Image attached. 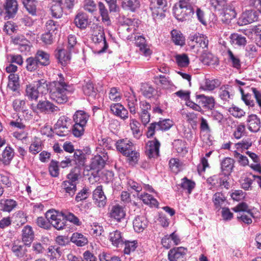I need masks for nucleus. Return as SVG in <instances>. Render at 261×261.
I'll return each mask as SVG.
<instances>
[{
	"mask_svg": "<svg viewBox=\"0 0 261 261\" xmlns=\"http://www.w3.org/2000/svg\"><path fill=\"white\" fill-rule=\"evenodd\" d=\"M140 123L135 119H131L130 120L129 126L132 131L133 136L137 139L142 135L141 132L140 130Z\"/></svg>",
	"mask_w": 261,
	"mask_h": 261,
	"instance_id": "79ce46f5",
	"label": "nucleus"
},
{
	"mask_svg": "<svg viewBox=\"0 0 261 261\" xmlns=\"http://www.w3.org/2000/svg\"><path fill=\"white\" fill-rule=\"evenodd\" d=\"M136 44L139 48L142 54L146 57L151 54V50L147 47L145 38L142 36H138L136 38Z\"/></svg>",
	"mask_w": 261,
	"mask_h": 261,
	"instance_id": "c85d7f7f",
	"label": "nucleus"
},
{
	"mask_svg": "<svg viewBox=\"0 0 261 261\" xmlns=\"http://www.w3.org/2000/svg\"><path fill=\"white\" fill-rule=\"evenodd\" d=\"M34 57L40 66H46L50 64L49 55L42 50H37Z\"/></svg>",
	"mask_w": 261,
	"mask_h": 261,
	"instance_id": "393cba45",
	"label": "nucleus"
},
{
	"mask_svg": "<svg viewBox=\"0 0 261 261\" xmlns=\"http://www.w3.org/2000/svg\"><path fill=\"white\" fill-rule=\"evenodd\" d=\"M187 249L182 247L174 248L168 252V259L170 261H184Z\"/></svg>",
	"mask_w": 261,
	"mask_h": 261,
	"instance_id": "4468645a",
	"label": "nucleus"
},
{
	"mask_svg": "<svg viewBox=\"0 0 261 261\" xmlns=\"http://www.w3.org/2000/svg\"><path fill=\"white\" fill-rule=\"evenodd\" d=\"M117 150L123 155L128 154V151L134 148L133 143L127 139H121L115 143Z\"/></svg>",
	"mask_w": 261,
	"mask_h": 261,
	"instance_id": "f3484780",
	"label": "nucleus"
},
{
	"mask_svg": "<svg viewBox=\"0 0 261 261\" xmlns=\"http://www.w3.org/2000/svg\"><path fill=\"white\" fill-rule=\"evenodd\" d=\"M84 9L90 13H93L97 10V5L93 0H85L83 2Z\"/></svg>",
	"mask_w": 261,
	"mask_h": 261,
	"instance_id": "603ef678",
	"label": "nucleus"
},
{
	"mask_svg": "<svg viewBox=\"0 0 261 261\" xmlns=\"http://www.w3.org/2000/svg\"><path fill=\"white\" fill-rule=\"evenodd\" d=\"M232 210L238 213L237 217L239 221L247 224L252 223L251 218L253 217V213L246 203L241 202L232 208Z\"/></svg>",
	"mask_w": 261,
	"mask_h": 261,
	"instance_id": "20e7f679",
	"label": "nucleus"
},
{
	"mask_svg": "<svg viewBox=\"0 0 261 261\" xmlns=\"http://www.w3.org/2000/svg\"><path fill=\"white\" fill-rule=\"evenodd\" d=\"M141 91L145 97L150 98L153 96L155 89L151 85L144 84L142 85Z\"/></svg>",
	"mask_w": 261,
	"mask_h": 261,
	"instance_id": "6e6d98bb",
	"label": "nucleus"
},
{
	"mask_svg": "<svg viewBox=\"0 0 261 261\" xmlns=\"http://www.w3.org/2000/svg\"><path fill=\"white\" fill-rule=\"evenodd\" d=\"M234 160L230 158H225L221 163V168L225 174H228L232 172L234 167Z\"/></svg>",
	"mask_w": 261,
	"mask_h": 261,
	"instance_id": "473e14b6",
	"label": "nucleus"
},
{
	"mask_svg": "<svg viewBox=\"0 0 261 261\" xmlns=\"http://www.w3.org/2000/svg\"><path fill=\"white\" fill-rule=\"evenodd\" d=\"M230 41L232 44L238 46H244L247 41L245 37L238 34H233L230 36Z\"/></svg>",
	"mask_w": 261,
	"mask_h": 261,
	"instance_id": "37998d69",
	"label": "nucleus"
},
{
	"mask_svg": "<svg viewBox=\"0 0 261 261\" xmlns=\"http://www.w3.org/2000/svg\"><path fill=\"white\" fill-rule=\"evenodd\" d=\"M237 13L233 3L228 5L224 9L222 20L225 23H229L231 20L236 17Z\"/></svg>",
	"mask_w": 261,
	"mask_h": 261,
	"instance_id": "412c9836",
	"label": "nucleus"
},
{
	"mask_svg": "<svg viewBox=\"0 0 261 261\" xmlns=\"http://www.w3.org/2000/svg\"><path fill=\"white\" fill-rule=\"evenodd\" d=\"M69 121V119L68 117L62 116L57 121L55 128H70Z\"/></svg>",
	"mask_w": 261,
	"mask_h": 261,
	"instance_id": "e2e57ef3",
	"label": "nucleus"
},
{
	"mask_svg": "<svg viewBox=\"0 0 261 261\" xmlns=\"http://www.w3.org/2000/svg\"><path fill=\"white\" fill-rule=\"evenodd\" d=\"M17 202L12 199H2L0 200V210L10 213L16 207Z\"/></svg>",
	"mask_w": 261,
	"mask_h": 261,
	"instance_id": "a878e982",
	"label": "nucleus"
},
{
	"mask_svg": "<svg viewBox=\"0 0 261 261\" xmlns=\"http://www.w3.org/2000/svg\"><path fill=\"white\" fill-rule=\"evenodd\" d=\"M202 62L206 65L214 64L217 62V59L212 54L208 53L203 55Z\"/></svg>",
	"mask_w": 261,
	"mask_h": 261,
	"instance_id": "774afa93",
	"label": "nucleus"
},
{
	"mask_svg": "<svg viewBox=\"0 0 261 261\" xmlns=\"http://www.w3.org/2000/svg\"><path fill=\"white\" fill-rule=\"evenodd\" d=\"M248 129L252 132H257L261 126L260 119L255 114L250 115L247 118Z\"/></svg>",
	"mask_w": 261,
	"mask_h": 261,
	"instance_id": "aec40b11",
	"label": "nucleus"
},
{
	"mask_svg": "<svg viewBox=\"0 0 261 261\" xmlns=\"http://www.w3.org/2000/svg\"><path fill=\"white\" fill-rule=\"evenodd\" d=\"M195 184L194 181L188 179L187 177H184L181 179V187L185 190H187L189 194L191 193L195 187Z\"/></svg>",
	"mask_w": 261,
	"mask_h": 261,
	"instance_id": "5fc2aeb1",
	"label": "nucleus"
},
{
	"mask_svg": "<svg viewBox=\"0 0 261 261\" xmlns=\"http://www.w3.org/2000/svg\"><path fill=\"white\" fill-rule=\"evenodd\" d=\"M139 26L138 20L124 18L123 22L119 27V31L127 38L130 37V34L135 33Z\"/></svg>",
	"mask_w": 261,
	"mask_h": 261,
	"instance_id": "423d86ee",
	"label": "nucleus"
},
{
	"mask_svg": "<svg viewBox=\"0 0 261 261\" xmlns=\"http://www.w3.org/2000/svg\"><path fill=\"white\" fill-rule=\"evenodd\" d=\"M123 245H124V253L129 254L131 252L135 250L137 247V242L136 241H129L124 240Z\"/></svg>",
	"mask_w": 261,
	"mask_h": 261,
	"instance_id": "4d7b16f0",
	"label": "nucleus"
},
{
	"mask_svg": "<svg viewBox=\"0 0 261 261\" xmlns=\"http://www.w3.org/2000/svg\"><path fill=\"white\" fill-rule=\"evenodd\" d=\"M70 240L76 246L80 247L84 246L88 243L87 238L83 234L79 232L73 233Z\"/></svg>",
	"mask_w": 261,
	"mask_h": 261,
	"instance_id": "72a5a7b5",
	"label": "nucleus"
},
{
	"mask_svg": "<svg viewBox=\"0 0 261 261\" xmlns=\"http://www.w3.org/2000/svg\"><path fill=\"white\" fill-rule=\"evenodd\" d=\"M107 160L108 157L106 156H105L104 158H102V156L100 155L94 156L91 161L90 169L98 170L102 168Z\"/></svg>",
	"mask_w": 261,
	"mask_h": 261,
	"instance_id": "bb28decb",
	"label": "nucleus"
},
{
	"mask_svg": "<svg viewBox=\"0 0 261 261\" xmlns=\"http://www.w3.org/2000/svg\"><path fill=\"white\" fill-rule=\"evenodd\" d=\"M154 8H152V13L154 18H162L165 16L164 12L166 10L167 2L166 0H152Z\"/></svg>",
	"mask_w": 261,
	"mask_h": 261,
	"instance_id": "6e6552de",
	"label": "nucleus"
},
{
	"mask_svg": "<svg viewBox=\"0 0 261 261\" xmlns=\"http://www.w3.org/2000/svg\"><path fill=\"white\" fill-rule=\"evenodd\" d=\"M61 187L65 193L71 197L75 194L76 191V185L75 184L70 183L65 180L62 183Z\"/></svg>",
	"mask_w": 261,
	"mask_h": 261,
	"instance_id": "ea45409f",
	"label": "nucleus"
},
{
	"mask_svg": "<svg viewBox=\"0 0 261 261\" xmlns=\"http://www.w3.org/2000/svg\"><path fill=\"white\" fill-rule=\"evenodd\" d=\"M138 197L145 204L149 205L151 207H158L159 205L156 199L148 193H144L138 195Z\"/></svg>",
	"mask_w": 261,
	"mask_h": 261,
	"instance_id": "f704fd0d",
	"label": "nucleus"
},
{
	"mask_svg": "<svg viewBox=\"0 0 261 261\" xmlns=\"http://www.w3.org/2000/svg\"><path fill=\"white\" fill-rule=\"evenodd\" d=\"M154 83L164 89H172L174 85L169 76L164 75H159L154 77Z\"/></svg>",
	"mask_w": 261,
	"mask_h": 261,
	"instance_id": "dca6fc26",
	"label": "nucleus"
},
{
	"mask_svg": "<svg viewBox=\"0 0 261 261\" xmlns=\"http://www.w3.org/2000/svg\"><path fill=\"white\" fill-rule=\"evenodd\" d=\"M34 238V232L30 225L25 226L22 229V240L25 245H29Z\"/></svg>",
	"mask_w": 261,
	"mask_h": 261,
	"instance_id": "b1692460",
	"label": "nucleus"
},
{
	"mask_svg": "<svg viewBox=\"0 0 261 261\" xmlns=\"http://www.w3.org/2000/svg\"><path fill=\"white\" fill-rule=\"evenodd\" d=\"M2 156L3 163L5 165L9 164L14 156L13 149L9 146L6 147L3 151Z\"/></svg>",
	"mask_w": 261,
	"mask_h": 261,
	"instance_id": "a18cd8bd",
	"label": "nucleus"
},
{
	"mask_svg": "<svg viewBox=\"0 0 261 261\" xmlns=\"http://www.w3.org/2000/svg\"><path fill=\"white\" fill-rule=\"evenodd\" d=\"M220 85L219 80L206 79L204 85L201 87V89L206 91H212Z\"/></svg>",
	"mask_w": 261,
	"mask_h": 261,
	"instance_id": "c03bdc74",
	"label": "nucleus"
},
{
	"mask_svg": "<svg viewBox=\"0 0 261 261\" xmlns=\"http://www.w3.org/2000/svg\"><path fill=\"white\" fill-rule=\"evenodd\" d=\"M62 4H63L57 3L52 5L50 10L53 17L55 18H60L62 16Z\"/></svg>",
	"mask_w": 261,
	"mask_h": 261,
	"instance_id": "864d4df0",
	"label": "nucleus"
},
{
	"mask_svg": "<svg viewBox=\"0 0 261 261\" xmlns=\"http://www.w3.org/2000/svg\"><path fill=\"white\" fill-rule=\"evenodd\" d=\"M110 110L114 115L123 120L128 118L129 114L127 110L120 103L112 104L110 106Z\"/></svg>",
	"mask_w": 261,
	"mask_h": 261,
	"instance_id": "ddd939ff",
	"label": "nucleus"
},
{
	"mask_svg": "<svg viewBox=\"0 0 261 261\" xmlns=\"http://www.w3.org/2000/svg\"><path fill=\"white\" fill-rule=\"evenodd\" d=\"M26 69L30 72H34L38 69L39 67V64L37 61L34 57H30L28 58L25 61Z\"/></svg>",
	"mask_w": 261,
	"mask_h": 261,
	"instance_id": "a19ab883",
	"label": "nucleus"
},
{
	"mask_svg": "<svg viewBox=\"0 0 261 261\" xmlns=\"http://www.w3.org/2000/svg\"><path fill=\"white\" fill-rule=\"evenodd\" d=\"M126 101L127 102V107L129 110V112L134 115L137 113V110L138 107L137 98L134 92L132 93H128L125 95Z\"/></svg>",
	"mask_w": 261,
	"mask_h": 261,
	"instance_id": "4be33fe9",
	"label": "nucleus"
},
{
	"mask_svg": "<svg viewBox=\"0 0 261 261\" xmlns=\"http://www.w3.org/2000/svg\"><path fill=\"white\" fill-rule=\"evenodd\" d=\"M173 147L178 153L186 154L187 152L186 144L184 141L181 140H176L173 143Z\"/></svg>",
	"mask_w": 261,
	"mask_h": 261,
	"instance_id": "49530a36",
	"label": "nucleus"
},
{
	"mask_svg": "<svg viewBox=\"0 0 261 261\" xmlns=\"http://www.w3.org/2000/svg\"><path fill=\"white\" fill-rule=\"evenodd\" d=\"M169 164L171 170L175 173H177L180 170L182 165L179 160L176 158L171 159Z\"/></svg>",
	"mask_w": 261,
	"mask_h": 261,
	"instance_id": "680f3d73",
	"label": "nucleus"
},
{
	"mask_svg": "<svg viewBox=\"0 0 261 261\" xmlns=\"http://www.w3.org/2000/svg\"><path fill=\"white\" fill-rule=\"evenodd\" d=\"M226 200L224 194L220 192L216 193L213 197V201L216 208H220Z\"/></svg>",
	"mask_w": 261,
	"mask_h": 261,
	"instance_id": "09e8293b",
	"label": "nucleus"
},
{
	"mask_svg": "<svg viewBox=\"0 0 261 261\" xmlns=\"http://www.w3.org/2000/svg\"><path fill=\"white\" fill-rule=\"evenodd\" d=\"M89 116L83 111H77L73 116L74 123L86 125Z\"/></svg>",
	"mask_w": 261,
	"mask_h": 261,
	"instance_id": "2f4dec72",
	"label": "nucleus"
},
{
	"mask_svg": "<svg viewBox=\"0 0 261 261\" xmlns=\"http://www.w3.org/2000/svg\"><path fill=\"white\" fill-rule=\"evenodd\" d=\"M60 80L50 83L49 86V97L59 104L66 103L68 99V95L71 93L70 86L65 82L62 74H59Z\"/></svg>",
	"mask_w": 261,
	"mask_h": 261,
	"instance_id": "f257e3e1",
	"label": "nucleus"
},
{
	"mask_svg": "<svg viewBox=\"0 0 261 261\" xmlns=\"http://www.w3.org/2000/svg\"><path fill=\"white\" fill-rule=\"evenodd\" d=\"M76 26L80 29H85L88 24V16L84 12H80L76 15L74 19Z\"/></svg>",
	"mask_w": 261,
	"mask_h": 261,
	"instance_id": "7c9ffc66",
	"label": "nucleus"
},
{
	"mask_svg": "<svg viewBox=\"0 0 261 261\" xmlns=\"http://www.w3.org/2000/svg\"><path fill=\"white\" fill-rule=\"evenodd\" d=\"M171 34L172 41L176 45L182 46L185 44V38L179 31L173 30Z\"/></svg>",
	"mask_w": 261,
	"mask_h": 261,
	"instance_id": "c9c22d12",
	"label": "nucleus"
},
{
	"mask_svg": "<svg viewBox=\"0 0 261 261\" xmlns=\"http://www.w3.org/2000/svg\"><path fill=\"white\" fill-rule=\"evenodd\" d=\"M93 28L96 29V30L92 33L93 41L102 46V48L98 52L99 53L104 52L108 48V45L106 42L103 30L97 25H95Z\"/></svg>",
	"mask_w": 261,
	"mask_h": 261,
	"instance_id": "0eeeda50",
	"label": "nucleus"
},
{
	"mask_svg": "<svg viewBox=\"0 0 261 261\" xmlns=\"http://www.w3.org/2000/svg\"><path fill=\"white\" fill-rule=\"evenodd\" d=\"M22 1L28 12L33 15H35L37 2L35 0H22Z\"/></svg>",
	"mask_w": 261,
	"mask_h": 261,
	"instance_id": "8fccbe9b",
	"label": "nucleus"
},
{
	"mask_svg": "<svg viewBox=\"0 0 261 261\" xmlns=\"http://www.w3.org/2000/svg\"><path fill=\"white\" fill-rule=\"evenodd\" d=\"M128 154H124V155L127 158V161L129 165L134 166L138 162L140 158V153L134 149V148L130 150Z\"/></svg>",
	"mask_w": 261,
	"mask_h": 261,
	"instance_id": "58836bf2",
	"label": "nucleus"
},
{
	"mask_svg": "<svg viewBox=\"0 0 261 261\" xmlns=\"http://www.w3.org/2000/svg\"><path fill=\"white\" fill-rule=\"evenodd\" d=\"M94 203L99 207H104L107 203V197L104 194L101 185L98 186L93 192Z\"/></svg>",
	"mask_w": 261,
	"mask_h": 261,
	"instance_id": "9b49d317",
	"label": "nucleus"
},
{
	"mask_svg": "<svg viewBox=\"0 0 261 261\" xmlns=\"http://www.w3.org/2000/svg\"><path fill=\"white\" fill-rule=\"evenodd\" d=\"M62 213L51 210L46 213V218L50 222V225L58 230L63 229L65 226V220Z\"/></svg>",
	"mask_w": 261,
	"mask_h": 261,
	"instance_id": "39448f33",
	"label": "nucleus"
},
{
	"mask_svg": "<svg viewBox=\"0 0 261 261\" xmlns=\"http://www.w3.org/2000/svg\"><path fill=\"white\" fill-rule=\"evenodd\" d=\"M175 60L178 66L181 67H187L189 64V58L185 54L176 56Z\"/></svg>",
	"mask_w": 261,
	"mask_h": 261,
	"instance_id": "13d9d810",
	"label": "nucleus"
},
{
	"mask_svg": "<svg viewBox=\"0 0 261 261\" xmlns=\"http://www.w3.org/2000/svg\"><path fill=\"white\" fill-rule=\"evenodd\" d=\"M6 19L13 17L18 10V4L16 0H6L4 5Z\"/></svg>",
	"mask_w": 261,
	"mask_h": 261,
	"instance_id": "2eb2a0df",
	"label": "nucleus"
},
{
	"mask_svg": "<svg viewBox=\"0 0 261 261\" xmlns=\"http://www.w3.org/2000/svg\"><path fill=\"white\" fill-rule=\"evenodd\" d=\"M157 123L159 129L162 130H168L173 125L172 121L169 119L160 121Z\"/></svg>",
	"mask_w": 261,
	"mask_h": 261,
	"instance_id": "69168bd1",
	"label": "nucleus"
},
{
	"mask_svg": "<svg viewBox=\"0 0 261 261\" xmlns=\"http://www.w3.org/2000/svg\"><path fill=\"white\" fill-rule=\"evenodd\" d=\"M58 58L63 65H65L70 60V53L64 49L60 50Z\"/></svg>",
	"mask_w": 261,
	"mask_h": 261,
	"instance_id": "3c124183",
	"label": "nucleus"
},
{
	"mask_svg": "<svg viewBox=\"0 0 261 261\" xmlns=\"http://www.w3.org/2000/svg\"><path fill=\"white\" fill-rule=\"evenodd\" d=\"M196 98L200 99L199 102L206 109L211 110L214 108L215 101L213 97L206 96L203 94H200L196 95Z\"/></svg>",
	"mask_w": 261,
	"mask_h": 261,
	"instance_id": "cd10ccee",
	"label": "nucleus"
},
{
	"mask_svg": "<svg viewBox=\"0 0 261 261\" xmlns=\"http://www.w3.org/2000/svg\"><path fill=\"white\" fill-rule=\"evenodd\" d=\"M258 12L254 10L245 11L240 17L238 23L240 25H246L258 20Z\"/></svg>",
	"mask_w": 261,
	"mask_h": 261,
	"instance_id": "f8f14e48",
	"label": "nucleus"
},
{
	"mask_svg": "<svg viewBox=\"0 0 261 261\" xmlns=\"http://www.w3.org/2000/svg\"><path fill=\"white\" fill-rule=\"evenodd\" d=\"M228 61L230 63L232 67L236 69H240L241 67V61L238 55H234L230 50L227 51Z\"/></svg>",
	"mask_w": 261,
	"mask_h": 261,
	"instance_id": "4c0bfd02",
	"label": "nucleus"
},
{
	"mask_svg": "<svg viewBox=\"0 0 261 261\" xmlns=\"http://www.w3.org/2000/svg\"><path fill=\"white\" fill-rule=\"evenodd\" d=\"M110 214L111 218H114L118 222H120L124 218L125 211L122 206L117 204L112 207Z\"/></svg>",
	"mask_w": 261,
	"mask_h": 261,
	"instance_id": "5701e85b",
	"label": "nucleus"
},
{
	"mask_svg": "<svg viewBox=\"0 0 261 261\" xmlns=\"http://www.w3.org/2000/svg\"><path fill=\"white\" fill-rule=\"evenodd\" d=\"M12 251L18 258H22L25 254L26 250L21 245H13Z\"/></svg>",
	"mask_w": 261,
	"mask_h": 261,
	"instance_id": "0e129e2a",
	"label": "nucleus"
},
{
	"mask_svg": "<svg viewBox=\"0 0 261 261\" xmlns=\"http://www.w3.org/2000/svg\"><path fill=\"white\" fill-rule=\"evenodd\" d=\"M86 125L74 123L72 126V133L76 137H81L84 133Z\"/></svg>",
	"mask_w": 261,
	"mask_h": 261,
	"instance_id": "052dcab7",
	"label": "nucleus"
},
{
	"mask_svg": "<svg viewBox=\"0 0 261 261\" xmlns=\"http://www.w3.org/2000/svg\"><path fill=\"white\" fill-rule=\"evenodd\" d=\"M160 143L154 139L148 141L146 146L145 153L149 158H155L159 156Z\"/></svg>",
	"mask_w": 261,
	"mask_h": 261,
	"instance_id": "9d476101",
	"label": "nucleus"
},
{
	"mask_svg": "<svg viewBox=\"0 0 261 261\" xmlns=\"http://www.w3.org/2000/svg\"><path fill=\"white\" fill-rule=\"evenodd\" d=\"M49 172L53 177H58L59 174V162L52 160L49 166Z\"/></svg>",
	"mask_w": 261,
	"mask_h": 261,
	"instance_id": "bf43d9fd",
	"label": "nucleus"
},
{
	"mask_svg": "<svg viewBox=\"0 0 261 261\" xmlns=\"http://www.w3.org/2000/svg\"><path fill=\"white\" fill-rule=\"evenodd\" d=\"M99 14L101 17L102 21L109 25L111 24L109 12L103 3L99 2L98 4Z\"/></svg>",
	"mask_w": 261,
	"mask_h": 261,
	"instance_id": "e433bc0d",
	"label": "nucleus"
},
{
	"mask_svg": "<svg viewBox=\"0 0 261 261\" xmlns=\"http://www.w3.org/2000/svg\"><path fill=\"white\" fill-rule=\"evenodd\" d=\"M83 91L85 95L90 96L95 93L93 83L88 81L83 86Z\"/></svg>",
	"mask_w": 261,
	"mask_h": 261,
	"instance_id": "338daca9",
	"label": "nucleus"
},
{
	"mask_svg": "<svg viewBox=\"0 0 261 261\" xmlns=\"http://www.w3.org/2000/svg\"><path fill=\"white\" fill-rule=\"evenodd\" d=\"M80 176V173L79 169L74 168L71 170L68 174H67V180L66 181L77 185Z\"/></svg>",
	"mask_w": 261,
	"mask_h": 261,
	"instance_id": "de8ad7c7",
	"label": "nucleus"
},
{
	"mask_svg": "<svg viewBox=\"0 0 261 261\" xmlns=\"http://www.w3.org/2000/svg\"><path fill=\"white\" fill-rule=\"evenodd\" d=\"M175 17L179 21L188 20L194 14L193 3L191 0H180L173 9Z\"/></svg>",
	"mask_w": 261,
	"mask_h": 261,
	"instance_id": "f03ea898",
	"label": "nucleus"
},
{
	"mask_svg": "<svg viewBox=\"0 0 261 261\" xmlns=\"http://www.w3.org/2000/svg\"><path fill=\"white\" fill-rule=\"evenodd\" d=\"M147 224V220L145 217L138 216L133 221V227L136 232H141L146 228Z\"/></svg>",
	"mask_w": 261,
	"mask_h": 261,
	"instance_id": "c756f323",
	"label": "nucleus"
},
{
	"mask_svg": "<svg viewBox=\"0 0 261 261\" xmlns=\"http://www.w3.org/2000/svg\"><path fill=\"white\" fill-rule=\"evenodd\" d=\"M109 240L112 244L116 247H119L123 245L124 239L122 233L118 230L110 231L109 234Z\"/></svg>",
	"mask_w": 261,
	"mask_h": 261,
	"instance_id": "a211bd4d",
	"label": "nucleus"
},
{
	"mask_svg": "<svg viewBox=\"0 0 261 261\" xmlns=\"http://www.w3.org/2000/svg\"><path fill=\"white\" fill-rule=\"evenodd\" d=\"M190 41L193 43V47H200L203 49L200 51L198 49V51L203 52L206 50L205 49L207 48L208 40L206 36L203 34H195L190 36Z\"/></svg>",
	"mask_w": 261,
	"mask_h": 261,
	"instance_id": "1a4fd4ad",
	"label": "nucleus"
},
{
	"mask_svg": "<svg viewBox=\"0 0 261 261\" xmlns=\"http://www.w3.org/2000/svg\"><path fill=\"white\" fill-rule=\"evenodd\" d=\"M37 108L41 112L45 113H53L59 111V108L48 100L39 101Z\"/></svg>",
	"mask_w": 261,
	"mask_h": 261,
	"instance_id": "6ab92c4d",
	"label": "nucleus"
},
{
	"mask_svg": "<svg viewBox=\"0 0 261 261\" xmlns=\"http://www.w3.org/2000/svg\"><path fill=\"white\" fill-rule=\"evenodd\" d=\"M48 91V85L44 79L34 82L31 84L27 85L25 96L31 100H37L40 95L46 93Z\"/></svg>",
	"mask_w": 261,
	"mask_h": 261,
	"instance_id": "7ed1b4c3",
	"label": "nucleus"
}]
</instances>
